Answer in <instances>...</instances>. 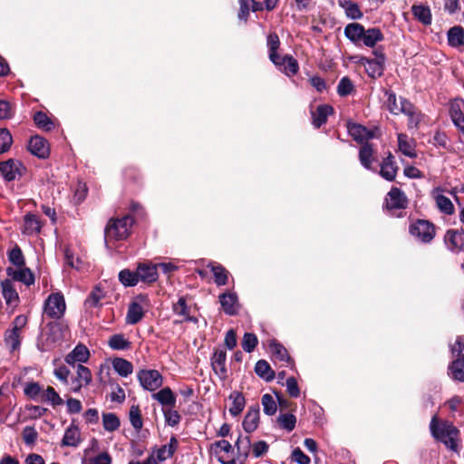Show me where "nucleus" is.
<instances>
[{"mask_svg": "<svg viewBox=\"0 0 464 464\" xmlns=\"http://www.w3.org/2000/svg\"><path fill=\"white\" fill-rule=\"evenodd\" d=\"M75 368L76 375L71 379H69L71 372L65 365L57 366L53 374L63 384L70 386L71 392H79L82 387L91 383L92 377L90 369L82 364H77Z\"/></svg>", "mask_w": 464, "mask_h": 464, "instance_id": "1", "label": "nucleus"}, {"mask_svg": "<svg viewBox=\"0 0 464 464\" xmlns=\"http://www.w3.org/2000/svg\"><path fill=\"white\" fill-rule=\"evenodd\" d=\"M431 435L448 449L457 451L459 430L450 421L439 420L435 415L430 423Z\"/></svg>", "mask_w": 464, "mask_h": 464, "instance_id": "2", "label": "nucleus"}, {"mask_svg": "<svg viewBox=\"0 0 464 464\" xmlns=\"http://www.w3.org/2000/svg\"><path fill=\"white\" fill-rule=\"evenodd\" d=\"M345 36L352 41L353 44H362L367 47H374L377 43L382 42L384 36L379 28H369L364 27L358 23H352L344 28Z\"/></svg>", "mask_w": 464, "mask_h": 464, "instance_id": "3", "label": "nucleus"}, {"mask_svg": "<svg viewBox=\"0 0 464 464\" xmlns=\"http://www.w3.org/2000/svg\"><path fill=\"white\" fill-rule=\"evenodd\" d=\"M133 222L134 219L130 215H125L121 218L110 219L104 231L106 245H109L112 241L126 239L130 235Z\"/></svg>", "mask_w": 464, "mask_h": 464, "instance_id": "4", "label": "nucleus"}, {"mask_svg": "<svg viewBox=\"0 0 464 464\" xmlns=\"http://www.w3.org/2000/svg\"><path fill=\"white\" fill-rule=\"evenodd\" d=\"M66 331L67 325L63 322L53 321L47 324L46 330L44 333L45 340L42 344H38V348L42 352L52 349L64 338Z\"/></svg>", "mask_w": 464, "mask_h": 464, "instance_id": "5", "label": "nucleus"}, {"mask_svg": "<svg viewBox=\"0 0 464 464\" xmlns=\"http://www.w3.org/2000/svg\"><path fill=\"white\" fill-rule=\"evenodd\" d=\"M66 304L63 295L60 293H54L48 296L44 305V314L59 320L65 313Z\"/></svg>", "mask_w": 464, "mask_h": 464, "instance_id": "6", "label": "nucleus"}, {"mask_svg": "<svg viewBox=\"0 0 464 464\" xmlns=\"http://www.w3.org/2000/svg\"><path fill=\"white\" fill-rule=\"evenodd\" d=\"M374 58L362 57L360 63L365 66L366 72L372 78L380 77L384 70L385 55L382 48L373 52Z\"/></svg>", "mask_w": 464, "mask_h": 464, "instance_id": "7", "label": "nucleus"}, {"mask_svg": "<svg viewBox=\"0 0 464 464\" xmlns=\"http://www.w3.org/2000/svg\"><path fill=\"white\" fill-rule=\"evenodd\" d=\"M410 233L420 242L430 243L435 237L436 230L432 223L427 220L418 219L411 225Z\"/></svg>", "mask_w": 464, "mask_h": 464, "instance_id": "8", "label": "nucleus"}, {"mask_svg": "<svg viewBox=\"0 0 464 464\" xmlns=\"http://www.w3.org/2000/svg\"><path fill=\"white\" fill-rule=\"evenodd\" d=\"M148 305V297L146 295H140L130 304L127 315L126 323L129 324H138L144 316L145 306Z\"/></svg>", "mask_w": 464, "mask_h": 464, "instance_id": "9", "label": "nucleus"}, {"mask_svg": "<svg viewBox=\"0 0 464 464\" xmlns=\"http://www.w3.org/2000/svg\"><path fill=\"white\" fill-rule=\"evenodd\" d=\"M137 377L140 385L150 392L156 391L163 384V377L157 370H140Z\"/></svg>", "mask_w": 464, "mask_h": 464, "instance_id": "10", "label": "nucleus"}, {"mask_svg": "<svg viewBox=\"0 0 464 464\" xmlns=\"http://www.w3.org/2000/svg\"><path fill=\"white\" fill-rule=\"evenodd\" d=\"M24 168L21 161L10 159L0 162V174L7 181H12L21 177Z\"/></svg>", "mask_w": 464, "mask_h": 464, "instance_id": "11", "label": "nucleus"}, {"mask_svg": "<svg viewBox=\"0 0 464 464\" xmlns=\"http://www.w3.org/2000/svg\"><path fill=\"white\" fill-rule=\"evenodd\" d=\"M408 206V198L405 193L399 188L393 187L386 197L388 209H404Z\"/></svg>", "mask_w": 464, "mask_h": 464, "instance_id": "12", "label": "nucleus"}, {"mask_svg": "<svg viewBox=\"0 0 464 464\" xmlns=\"http://www.w3.org/2000/svg\"><path fill=\"white\" fill-rule=\"evenodd\" d=\"M447 247L452 252L464 249V230L449 229L444 237Z\"/></svg>", "mask_w": 464, "mask_h": 464, "instance_id": "13", "label": "nucleus"}, {"mask_svg": "<svg viewBox=\"0 0 464 464\" xmlns=\"http://www.w3.org/2000/svg\"><path fill=\"white\" fill-rule=\"evenodd\" d=\"M29 151L41 159H45L49 156V145L46 140L40 136L32 137L28 144Z\"/></svg>", "mask_w": 464, "mask_h": 464, "instance_id": "14", "label": "nucleus"}, {"mask_svg": "<svg viewBox=\"0 0 464 464\" xmlns=\"http://www.w3.org/2000/svg\"><path fill=\"white\" fill-rule=\"evenodd\" d=\"M90 352L83 344H78L75 348L65 356V362L69 365L75 367V363L82 364L89 360Z\"/></svg>", "mask_w": 464, "mask_h": 464, "instance_id": "15", "label": "nucleus"}, {"mask_svg": "<svg viewBox=\"0 0 464 464\" xmlns=\"http://www.w3.org/2000/svg\"><path fill=\"white\" fill-rule=\"evenodd\" d=\"M387 101L386 105L388 110L393 114H399L402 112H410L411 102L405 99L401 98L400 104L397 102L395 93L392 92H386Z\"/></svg>", "mask_w": 464, "mask_h": 464, "instance_id": "16", "label": "nucleus"}, {"mask_svg": "<svg viewBox=\"0 0 464 464\" xmlns=\"http://www.w3.org/2000/svg\"><path fill=\"white\" fill-rule=\"evenodd\" d=\"M6 274L14 281L22 282L26 285H31L34 283V276L31 270L26 267H18L17 269L8 267Z\"/></svg>", "mask_w": 464, "mask_h": 464, "instance_id": "17", "label": "nucleus"}, {"mask_svg": "<svg viewBox=\"0 0 464 464\" xmlns=\"http://www.w3.org/2000/svg\"><path fill=\"white\" fill-rule=\"evenodd\" d=\"M226 358V351L220 349L216 350L211 358L213 371L220 379L227 378Z\"/></svg>", "mask_w": 464, "mask_h": 464, "instance_id": "18", "label": "nucleus"}, {"mask_svg": "<svg viewBox=\"0 0 464 464\" xmlns=\"http://www.w3.org/2000/svg\"><path fill=\"white\" fill-rule=\"evenodd\" d=\"M397 171L398 166L394 157L389 153L381 164L380 175L386 180L392 181L396 178Z\"/></svg>", "mask_w": 464, "mask_h": 464, "instance_id": "19", "label": "nucleus"}, {"mask_svg": "<svg viewBox=\"0 0 464 464\" xmlns=\"http://www.w3.org/2000/svg\"><path fill=\"white\" fill-rule=\"evenodd\" d=\"M81 431L78 426L71 424L64 432L61 445L63 447L76 448L81 443Z\"/></svg>", "mask_w": 464, "mask_h": 464, "instance_id": "20", "label": "nucleus"}, {"mask_svg": "<svg viewBox=\"0 0 464 464\" xmlns=\"http://www.w3.org/2000/svg\"><path fill=\"white\" fill-rule=\"evenodd\" d=\"M219 301L222 309L227 314H236L238 308L237 296L234 293H225L220 295Z\"/></svg>", "mask_w": 464, "mask_h": 464, "instance_id": "21", "label": "nucleus"}, {"mask_svg": "<svg viewBox=\"0 0 464 464\" xmlns=\"http://www.w3.org/2000/svg\"><path fill=\"white\" fill-rule=\"evenodd\" d=\"M276 66L289 77L295 75L299 70L298 62L292 55L280 56V63Z\"/></svg>", "mask_w": 464, "mask_h": 464, "instance_id": "22", "label": "nucleus"}, {"mask_svg": "<svg viewBox=\"0 0 464 464\" xmlns=\"http://www.w3.org/2000/svg\"><path fill=\"white\" fill-rule=\"evenodd\" d=\"M398 146L400 151L409 158H415L417 156L415 150V141L410 139L406 134H398Z\"/></svg>", "mask_w": 464, "mask_h": 464, "instance_id": "23", "label": "nucleus"}, {"mask_svg": "<svg viewBox=\"0 0 464 464\" xmlns=\"http://www.w3.org/2000/svg\"><path fill=\"white\" fill-rule=\"evenodd\" d=\"M259 407H251L243 420V428L247 432H253L258 426Z\"/></svg>", "mask_w": 464, "mask_h": 464, "instance_id": "24", "label": "nucleus"}, {"mask_svg": "<svg viewBox=\"0 0 464 464\" xmlns=\"http://www.w3.org/2000/svg\"><path fill=\"white\" fill-rule=\"evenodd\" d=\"M347 129L349 134L358 142H363L372 137V132L360 124L348 122Z\"/></svg>", "mask_w": 464, "mask_h": 464, "instance_id": "25", "label": "nucleus"}, {"mask_svg": "<svg viewBox=\"0 0 464 464\" xmlns=\"http://www.w3.org/2000/svg\"><path fill=\"white\" fill-rule=\"evenodd\" d=\"M140 280L146 283L155 282L158 278L157 266L140 264L138 266Z\"/></svg>", "mask_w": 464, "mask_h": 464, "instance_id": "26", "label": "nucleus"}, {"mask_svg": "<svg viewBox=\"0 0 464 464\" xmlns=\"http://www.w3.org/2000/svg\"><path fill=\"white\" fill-rule=\"evenodd\" d=\"M266 42L269 50V59L275 65H278L280 63V55L277 53L280 46L278 35L276 33L269 34Z\"/></svg>", "mask_w": 464, "mask_h": 464, "instance_id": "27", "label": "nucleus"}, {"mask_svg": "<svg viewBox=\"0 0 464 464\" xmlns=\"http://www.w3.org/2000/svg\"><path fill=\"white\" fill-rule=\"evenodd\" d=\"M448 44L451 47L460 48L464 46V29L455 25L448 31Z\"/></svg>", "mask_w": 464, "mask_h": 464, "instance_id": "28", "label": "nucleus"}, {"mask_svg": "<svg viewBox=\"0 0 464 464\" xmlns=\"http://www.w3.org/2000/svg\"><path fill=\"white\" fill-rule=\"evenodd\" d=\"M4 341L10 352L14 353L18 351L21 346L22 333L7 329L5 332Z\"/></svg>", "mask_w": 464, "mask_h": 464, "instance_id": "29", "label": "nucleus"}, {"mask_svg": "<svg viewBox=\"0 0 464 464\" xmlns=\"http://www.w3.org/2000/svg\"><path fill=\"white\" fill-rule=\"evenodd\" d=\"M333 112V108L330 105H320L312 112L313 124L315 128H320L326 122L328 115Z\"/></svg>", "mask_w": 464, "mask_h": 464, "instance_id": "30", "label": "nucleus"}, {"mask_svg": "<svg viewBox=\"0 0 464 464\" xmlns=\"http://www.w3.org/2000/svg\"><path fill=\"white\" fill-rule=\"evenodd\" d=\"M173 312L175 314L181 316L182 321L197 323L198 319L189 316V308L187 305L185 297H180L176 304H173Z\"/></svg>", "mask_w": 464, "mask_h": 464, "instance_id": "31", "label": "nucleus"}, {"mask_svg": "<svg viewBox=\"0 0 464 464\" xmlns=\"http://www.w3.org/2000/svg\"><path fill=\"white\" fill-rule=\"evenodd\" d=\"M152 398L163 406L174 407L176 403V397L169 387L163 388L160 392L153 393Z\"/></svg>", "mask_w": 464, "mask_h": 464, "instance_id": "32", "label": "nucleus"}, {"mask_svg": "<svg viewBox=\"0 0 464 464\" xmlns=\"http://www.w3.org/2000/svg\"><path fill=\"white\" fill-rule=\"evenodd\" d=\"M179 446V441L175 437H171L169 443L163 445L157 450V459L160 461L172 457Z\"/></svg>", "mask_w": 464, "mask_h": 464, "instance_id": "33", "label": "nucleus"}, {"mask_svg": "<svg viewBox=\"0 0 464 464\" xmlns=\"http://www.w3.org/2000/svg\"><path fill=\"white\" fill-rule=\"evenodd\" d=\"M41 230V222L37 216L27 214L24 216V233L32 235L39 233Z\"/></svg>", "mask_w": 464, "mask_h": 464, "instance_id": "34", "label": "nucleus"}, {"mask_svg": "<svg viewBox=\"0 0 464 464\" xmlns=\"http://www.w3.org/2000/svg\"><path fill=\"white\" fill-rule=\"evenodd\" d=\"M359 160L361 164L370 169L373 162V149L371 144L365 143L360 148Z\"/></svg>", "mask_w": 464, "mask_h": 464, "instance_id": "35", "label": "nucleus"}, {"mask_svg": "<svg viewBox=\"0 0 464 464\" xmlns=\"http://www.w3.org/2000/svg\"><path fill=\"white\" fill-rule=\"evenodd\" d=\"M2 294L6 304H11L18 300V294L14 288L13 283L10 279H5L1 283Z\"/></svg>", "mask_w": 464, "mask_h": 464, "instance_id": "36", "label": "nucleus"}, {"mask_svg": "<svg viewBox=\"0 0 464 464\" xmlns=\"http://www.w3.org/2000/svg\"><path fill=\"white\" fill-rule=\"evenodd\" d=\"M229 399L232 401L229 412L233 416H237L244 410L246 404L245 397L238 392H233L230 394Z\"/></svg>", "mask_w": 464, "mask_h": 464, "instance_id": "37", "label": "nucleus"}, {"mask_svg": "<svg viewBox=\"0 0 464 464\" xmlns=\"http://www.w3.org/2000/svg\"><path fill=\"white\" fill-rule=\"evenodd\" d=\"M452 379L464 382V358H456L449 367Z\"/></svg>", "mask_w": 464, "mask_h": 464, "instance_id": "38", "label": "nucleus"}, {"mask_svg": "<svg viewBox=\"0 0 464 464\" xmlns=\"http://www.w3.org/2000/svg\"><path fill=\"white\" fill-rule=\"evenodd\" d=\"M112 367L122 377H127L133 371L131 362L123 358H115L112 361Z\"/></svg>", "mask_w": 464, "mask_h": 464, "instance_id": "39", "label": "nucleus"}, {"mask_svg": "<svg viewBox=\"0 0 464 464\" xmlns=\"http://www.w3.org/2000/svg\"><path fill=\"white\" fill-rule=\"evenodd\" d=\"M256 373L262 379L269 382L274 379L275 373L272 371L269 363L265 360H259L255 366Z\"/></svg>", "mask_w": 464, "mask_h": 464, "instance_id": "40", "label": "nucleus"}, {"mask_svg": "<svg viewBox=\"0 0 464 464\" xmlns=\"http://www.w3.org/2000/svg\"><path fill=\"white\" fill-rule=\"evenodd\" d=\"M214 275L215 283L218 285H225L227 283L228 272L221 265L210 264L208 266Z\"/></svg>", "mask_w": 464, "mask_h": 464, "instance_id": "41", "label": "nucleus"}, {"mask_svg": "<svg viewBox=\"0 0 464 464\" xmlns=\"http://www.w3.org/2000/svg\"><path fill=\"white\" fill-rule=\"evenodd\" d=\"M412 14L423 24H430L431 23L430 10L427 6L413 5Z\"/></svg>", "mask_w": 464, "mask_h": 464, "instance_id": "42", "label": "nucleus"}, {"mask_svg": "<svg viewBox=\"0 0 464 464\" xmlns=\"http://www.w3.org/2000/svg\"><path fill=\"white\" fill-rule=\"evenodd\" d=\"M340 6H342L346 15L353 20L360 19L362 17V13L361 12L357 4L351 1H343L340 2Z\"/></svg>", "mask_w": 464, "mask_h": 464, "instance_id": "43", "label": "nucleus"}, {"mask_svg": "<svg viewBox=\"0 0 464 464\" xmlns=\"http://www.w3.org/2000/svg\"><path fill=\"white\" fill-rule=\"evenodd\" d=\"M119 279L122 285L125 286H133L138 284L140 281V277L138 276V270L136 272H131L128 269H124L120 272Z\"/></svg>", "mask_w": 464, "mask_h": 464, "instance_id": "44", "label": "nucleus"}, {"mask_svg": "<svg viewBox=\"0 0 464 464\" xmlns=\"http://www.w3.org/2000/svg\"><path fill=\"white\" fill-rule=\"evenodd\" d=\"M108 343L113 350H126L130 346V342H129L122 334L112 335Z\"/></svg>", "mask_w": 464, "mask_h": 464, "instance_id": "45", "label": "nucleus"}, {"mask_svg": "<svg viewBox=\"0 0 464 464\" xmlns=\"http://www.w3.org/2000/svg\"><path fill=\"white\" fill-rule=\"evenodd\" d=\"M34 121L38 128L44 129L45 130H51L54 127L53 122L43 111H37L34 113Z\"/></svg>", "mask_w": 464, "mask_h": 464, "instance_id": "46", "label": "nucleus"}, {"mask_svg": "<svg viewBox=\"0 0 464 464\" xmlns=\"http://www.w3.org/2000/svg\"><path fill=\"white\" fill-rule=\"evenodd\" d=\"M435 198L437 207L441 212L447 215H451L454 213V206L449 198L444 195H437Z\"/></svg>", "mask_w": 464, "mask_h": 464, "instance_id": "47", "label": "nucleus"}, {"mask_svg": "<svg viewBox=\"0 0 464 464\" xmlns=\"http://www.w3.org/2000/svg\"><path fill=\"white\" fill-rule=\"evenodd\" d=\"M277 422L282 429L291 431L295 427L296 418L291 413L280 414L277 418Z\"/></svg>", "mask_w": 464, "mask_h": 464, "instance_id": "48", "label": "nucleus"}, {"mask_svg": "<svg viewBox=\"0 0 464 464\" xmlns=\"http://www.w3.org/2000/svg\"><path fill=\"white\" fill-rule=\"evenodd\" d=\"M102 424L106 430L114 431L120 427V420L114 413H103Z\"/></svg>", "mask_w": 464, "mask_h": 464, "instance_id": "49", "label": "nucleus"}, {"mask_svg": "<svg viewBox=\"0 0 464 464\" xmlns=\"http://www.w3.org/2000/svg\"><path fill=\"white\" fill-rule=\"evenodd\" d=\"M264 412L267 415H274L277 411V405L271 394L266 393L262 396Z\"/></svg>", "mask_w": 464, "mask_h": 464, "instance_id": "50", "label": "nucleus"}, {"mask_svg": "<svg viewBox=\"0 0 464 464\" xmlns=\"http://www.w3.org/2000/svg\"><path fill=\"white\" fill-rule=\"evenodd\" d=\"M130 421L132 427L136 430H140L142 428L141 413L139 406L132 405L130 409Z\"/></svg>", "mask_w": 464, "mask_h": 464, "instance_id": "51", "label": "nucleus"}, {"mask_svg": "<svg viewBox=\"0 0 464 464\" xmlns=\"http://www.w3.org/2000/svg\"><path fill=\"white\" fill-rule=\"evenodd\" d=\"M237 452L240 456L246 458L249 455L251 443L248 436L239 437L236 442Z\"/></svg>", "mask_w": 464, "mask_h": 464, "instance_id": "52", "label": "nucleus"}, {"mask_svg": "<svg viewBox=\"0 0 464 464\" xmlns=\"http://www.w3.org/2000/svg\"><path fill=\"white\" fill-rule=\"evenodd\" d=\"M13 143L10 131L7 129L0 130V153L7 151Z\"/></svg>", "mask_w": 464, "mask_h": 464, "instance_id": "53", "label": "nucleus"}, {"mask_svg": "<svg viewBox=\"0 0 464 464\" xmlns=\"http://www.w3.org/2000/svg\"><path fill=\"white\" fill-rule=\"evenodd\" d=\"M9 261L16 266L17 267H22L24 266V258L22 253V250L19 246H14L8 254Z\"/></svg>", "mask_w": 464, "mask_h": 464, "instance_id": "54", "label": "nucleus"}, {"mask_svg": "<svg viewBox=\"0 0 464 464\" xmlns=\"http://www.w3.org/2000/svg\"><path fill=\"white\" fill-rule=\"evenodd\" d=\"M104 295L102 289L96 287L92 291L89 297L85 301V305L89 308L96 307L100 304L101 300L103 298Z\"/></svg>", "mask_w": 464, "mask_h": 464, "instance_id": "55", "label": "nucleus"}, {"mask_svg": "<svg viewBox=\"0 0 464 464\" xmlns=\"http://www.w3.org/2000/svg\"><path fill=\"white\" fill-rule=\"evenodd\" d=\"M257 337L254 334L246 333L242 340V348L246 353L254 351L257 344Z\"/></svg>", "mask_w": 464, "mask_h": 464, "instance_id": "56", "label": "nucleus"}, {"mask_svg": "<svg viewBox=\"0 0 464 464\" xmlns=\"http://www.w3.org/2000/svg\"><path fill=\"white\" fill-rule=\"evenodd\" d=\"M353 89V82L348 77H343L340 80L337 86V92L340 96H346L352 92Z\"/></svg>", "mask_w": 464, "mask_h": 464, "instance_id": "57", "label": "nucleus"}, {"mask_svg": "<svg viewBox=\"0 0 464 464\" xmlns=\"http://www.w3.org/2000/svg\"><path fill=\"white\" fill-rule=\"evenodd\" d=\"M45 400L50 401L52 405L57 406L63 404V400L60 395L56 392L53 387L48 386L44 391Z\"/></svg>", "mask_w": 464, "mask_h": 464, "instance_id": "58", "label": "nucleus"}, {"mask_svg": "<svg viewBox=\"0 0 464 464\" xmlns=\"http://www.w3.org/2000/svg\"><path fill=\"white\" fill-rule=\"evenodd\" d=\"M83 464H111V458L108 452H102L95 457L89 458Z\"/></svg>", "mask_w": 464, "mask_h": 464, "instance_id": "59", "label": "nucleus"}, {"mask_svg": "<svg viewBox=\"0 0 464 464\" xmlns=\"http://www.w3.org/2000/svg\"><path fill=\"white\" fill-rule=\"evenodd\" d=\"M253 0H238L239 3V12H238V18L240 20H243L246 22L249 10L251 9V4Z\"/></svg>", "mask_w": 464, "mask_h": 464, "instance_id": "60", "label": "nucleus"}, {"mask_svg": "<svg viewBox=\"0 0 464 464\" xmlns=\"http://www.w3.org/2000/svg\"><path fill=\"white\" fill-rule=\"evenodd\" d=\"M271 353L276 355L281 361H286L288 359V353L286 349L280 343H273L270 345Z\"/></svg>", "mask_w": 464, "mask_h": 464, "instance_id": "61", "label": "nucleus"}, {"mask_svg": "<svg viewBox=\"0 0 464 464\" xmlns=\"http://www.w3.org/2000/svg\"><path fill=\"white\" fill-rule=\"evenodd\" d=\"M403 113L409 117V128H417L420 121L421 115L415 111L414 106L411 103L410 112Z\"/></svg>", "mask_w": 464, "mask_h": 464, "instance_id": "62", "label": "nucleus"}, {"mask_svg": "<svg viewBox=\"0 0 464 464\" xmlns=\"http://www.w3.org/2000/svg\"><path fill=\"white\" fill-rule=\"evenodd\" d=\"M37 439V431L34 427L26 426L23 430V440L28 444H34Z\"/></svg>", "mask_w": 464, "mask_h": 464, "instance_id": "63", "label": "nucleus"}, {"mask_svg": "<svg viewBox=\"0 0 464 464\" xmlns=\"http://www.w3.org/2000/svg\"><path fill=\"white\" fill-rule=\"evenodd\" d=\"M451 352L457 358H464V335L457 338L455 343L451 346Z\"/></svg>", "mask_w": 464, "mask_h": 464, "instance_id": "64", "label": "nucleus"}]
</instances>
